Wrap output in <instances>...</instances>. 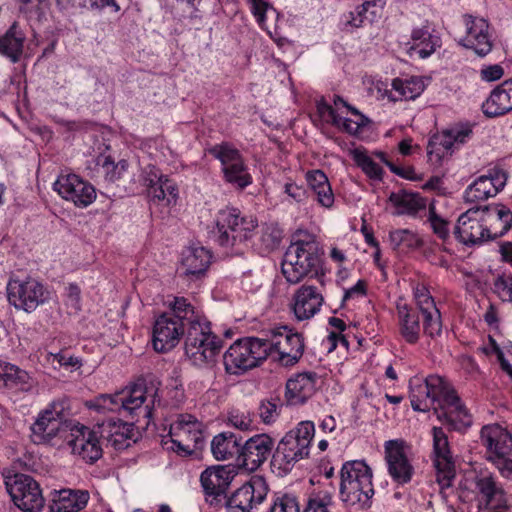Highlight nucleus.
<instances>
[{
	"instance_id": "f257e3e1",
	"label": "nucleus",
	"mask_w": 512,
	"mask_h": 512,
	"mask_svg": "<svg viewBox=\"0 0 512 512\" xmlns=\"http://www.w3.org/2000/svg\"><path fill=\"white\" fill-rule=\"evenodd\" d=\"M409 397L413 410L426 412L440 410L438 418H445L455 429L471 425V417L448 381L439 375L412 377Z\"/></svg>"
},
{
	"instance_id": "f03ea898",
	"label": "nucleus",
	"mask_w": 512,
	"mask_h": 512,
	"mask_svg": "<svg viewBox=\"0 0 512 512\" xmlns=\"http://www.w3.org/2000/svg\"><path fill=\"white\" fill-rule=\"evenodd\" d=\"M281 269L290 284H298L305 278L322 274L323 260L316 236L306 231H297L285 251Z\"/></svg>"
},
{
	"instance_id": "7ed1b4c3",
	"label": "nucleus",
	"mask_w": 512,
	"mask_h": 512,
	"mask_svg": "<svg viewBox=\"0 0 512 512\" xmlns=\"http://www.w3.org/2000/svg\"><path fill=\"white\" fill-rule=\"evenodd\" d=\"M340 474L341 501L348 507H369L374 495L371 468L362 460L347 461Z\"/></svg>"
},
{
	"instance_id": "20e7f679",
	"label": "nucleus",
	"mask_w": 512,
	"mask_h": 512,
	"mask_svg": "<svg viewBox=\"0 0 512 512\" xmlns=\"http://www.w3.org/2000/svg\"><path fill=\"white\" fill-rule=\"evenodd\" d=\"M258 227V220L243 214L238 208L226 207L215 216L214 237L225 248H233L249 241Z\"/></svg>"
},
{
	"instance_id": "39448f33",
	"label": "nucleus",
	"mask_w": 512,
	"mask_h": 512,
	"mask_svg": "<svg viewBox=\"0 0 512 512\" xmlns=\"http://www.w3.org/2000/svg\"><path fill=\"white\" fill-rule=\"evenodd\" d=\"M314 435L315 425L312 421L298 423L278 443L273 465L284 473L290 471L298 461L309 456Z\"/></svg>"
},
{
	"instance_id": "423d86ee",
	"label": "nucleus",
	"mask_w": 512,
	"mask_h": 512,
	"mask_svg": "<svg viewBox=\"0 0 512 512\" xmlns=\"http://www.w3.org/2000/svg\"><path fill=\"white\" fill-rule=\"evenodd\" d=\"M203 424L190 414H182L170 425L169 433L162 439L163 446L179 455H191L204 440Z\"/></svg>"
},
{
	"instance_id": "0eeeda50",
	"label": "nucleus",
	"mask_w": 512,
	"mask_h": 512,
	"mask_svg": "<svg viewBox=\"0 0 512 512\" xmlns=\"http://www.w3.org/2000/svg\"><path fill=\"white\" fill-rule=\"evenodd\" d=\"M221 344V339L212 332L208 320L187 328L185 333V353L196 366L214 362Z\"/></svg>"
},
{
	"instance_id": "6e6552de",
	"label": "nucleus",
	"mask_w": 512,
	"mask_h": 512,
	"mask_svg": "<svg viewBox=\"0 0 512 512\" xmlns=\"http://www.w3.org/2000/svg\"><path fill=\"white\" fill-rule=\"evenodd\" d=\"M267 358L262 338L247 337L235 341L224 353L223 363L227 373L239 375L252 369Z\"/></svg>"
},
{
	"instance_id": "1a4fd4ad",
	"label": "nucleus",
	"mask_w": 512,
	"mask_h": 512,
	"mask_svg": "<svg viewBox=\"0 0 512 512\" xmlns=\"http://www.w3.org/2000/svg\"><path fill=\"white\" fill-rule=\"evenodd\" d=\"M4 483L13 503L23 512H41L44 497L39 484L29 475L4 470Z\"/></svg>"
},
{
	"instance_id": "9d476101",
	"label": "nucleus",
	"mask_w": 512,
	"mask_h": 512,
	"mask_svg": "<svg viewBox=\"0 0 512 512\" xmlns=\"http://www.w3.org/2000/svg\"><path fill=\"white\" fill-rule=\"evenodd\" d=\"M133 181L147 188L151 202L167 207L176 204L178 199L177 185L163 175L154 164L146 162L145 165L139 166V173L134 175Z\"/></svg>"
},
{
	"instance_id": "9b49d317",
	"label": "nucleus",
	"mask_w": 512,
	"mask_h": 512,
	"mask_svg": "<svg viewBox=\"0 0 512 512\" xmlns=\"http://www.w3.org/2000/svg\"><path fill=\"white\" fill-rule=\"evenodd\" d=\"M264 340L267 357L271 356L282 365H294L302 357L304 343L299 333L292 332L287 327L272 331Z\"/></svg>"
},
{
	"instance_id": "f8f14e48",
	"label": "nucleus",
	"mask_w": 512,
	"mask_h": 512,
	"mask_svg": "<svg viewBox=\"0 0 512 512\" xmlns=\"http://www.w3.org/2000/svg\"><path fill=\"white\" fill-rule=\"evenodd\" d=\"M53 190L65 201L77 208H87L97 198L95 187L78 174L64 170L61 171L53 183Z\"/></svg>"
},
{
	"instance_id": "ddd939ff",
	"label": "nucleus",
	"mask_w": 512,
	"mask_h": 512,
	"mask_svg": "<svg viewBox=\"0 0 512 512\" xmlns=\"http://www.w3.org/2000/svg\"><path fill=\"white\" fill-rule=\"evenodd\" d=\"M7 297L16 309L31 313L49 299V292L34 278L11 279L7 284Z\"/></svg>"
},
{
	"instance_id": "4468645a",
	"label": "nucleus",
	"mask_w": 512,
	"mask_h": 512,
	"mask_svg": "<svg viewBox=\"0 0 512 512\" xmlns=\"http://www.w3.org/2000/svg\"><path fill=\"white\" fill-rule=\"evenodd\" d=\"M66 402L54 400L42 409L31 425V439L35 444L51 442L65 428Z\"/></svg>"
},
{
	"instance_id": "2eb2a0df",
	"label": "nucleus",
	"mask_w": 512,
	"mask_h": 512,
	"mask_svg": "<svg viewBox=\"0 0 512 512\" xmlns=\"http://www.w3.org/2000/svg\"><path fill=\"white\" fill-rule=\"evenodd\" d=\"M387 471L394 482L399 485L411 481L414 468L409 459V445L401 439L388 440L384 443Z\"/></svg>"
},
{
	"instance_id": "dca6fc26",
	"label": "nucleus",
	"mask_w": 512,
	"mask_h": 512,
	"mask_svg": "<svg viewBox=\"0 0 512 512\" xmlns=\"http://www.w3.org/2000/svg\"><path fill=\"white\" fill-rule=\"evenodd\" d=\"M100 437H102L100 431L76 423L70 427L68 444L74 455L87 463H94L103 454Z\"/></svg>"
},
{
	"instance_id": "f3484780",
	"label": "nucleus",
	"mask_w": 512,
	"mask_h": 512,
	"mask_svg": "<svg viewBox=\"0 0 512 512\" xmlns=\"http://www.w3.org/2000/svg\"><path fill=\"white\" fill-rule=\"evenodd\" d=\"M347 110L351 113L349 118L337 114L333 107L325 101H320L317 104V111L320 117L340 130L359 138H362L365 133L371 131L372 121L367 116L363 115L353 106H347Z\"/></svg>"
},
{
	"instance_id": "a211bd4d",
	"label": "nucleus",
	"mask_w": 512,
	"mask_h": 512,
	"mask_svg": "<svg viewBox=\"0 0 512 512\" xmlns=\"http://www.w3.org/2000/svg\"><path fill=\"white\" fill-rule=\"evenodd\" d=\"M471 135L472 127L469 124H458L436 133L428 142V155L435 156L438 160L451 156Z\"/></svg>"
},
{
	"instance_id": "6ab92c4d",
	"label": "nucleus",
	"mask_w": 512,
	"mask_h": 512,
	"mask_svg": "<svg viewBox=\"0 0 512 512\" xmlns=\"http://www.w3.org/2000/svg\"><path fill=\"white\" fill-rule=\"evenodd\" d=\"M507 178V173L503 169L494 166L466 188L465 201L476 203L496 196L505 187Z\"/></svg>"
},
{
	"instance_id": "aec40b11",
	"label": "nucleus",
	"mask_w": 512,
	"mask_h": 512,
	"mask_svg": "<svg viewBox=\"0 0 512 512\" xmlns=\"http://www.w3.org/2000/svg\"><path fill=\"white\" fill-rule=\"evenodd\" d=\"M433 461L437 471V482L448 488L454 479V465L447 434L440 427L432 428Z\"/></svg>"
},
{
	"instance_id": "412c9836",
	"label": "nucleus",
	"mask_w": 512,
	"mask_h": 512,
	"mask_svg": "<svg viewBox=\"0 0 512 512\" xmlns=\"http://www.w3.org/2000/svg\"><path fill=\"white\" fill-rule=\"evenodd\" d=\"M476 499L479 508L502 509L507 507V495L501 482L492 473H481L475 479Z\"/></svg>"
},
{
	"instance_id": "4be33fe9",
	"label": "nucleus",
	"mask_w": 512,
	"mask_h": 512,
	"mask_svg": "<svg viewBox=\"0 0 512 512\" xmlns=\"http://www.w3.org/2000/svg\"><path fill=\"white\" fill-rule=\"evenodd\" d=\"M186 329L183 323L175 319L172 314L163 313L154 322L152 343L157 352H167L174 348L184 335Z\"/></svg>"
},
{
	"instance_id": "5701e85b",
	"label": "nucleus",
	"mask_w": 512,
	"mask_h": 512,
	"mask_svg": "<svg viewBox=\"0 0 512 512\" xmlns=\"http://www.w3.org/2000/svg\"><path fill=\"white\" fill-rule=\"evenodd\" d=\"M464 24L466 35L459 41V44L473 50L480 57L486 56L493 47L488 22L483 18L464 15Z\"/></svg>"
},
{
	"instance_id": "b1692460",
	"label": "nucleus",
	"mask_w": 512,
	"mask_h": 512,
	"mask_svg": "<svg viewBox=\"0 0 512 512\" xmlns=\"http://www.w3.org/2000/svg\"><path fill=\"white\" fill-rule=\"evenodd\" d=\"M268 486L263 477L255 475L238 488L230 497L229 505L242 512H251L260 505L267 496Z\"/></svg>"
},
{
	"instance_id": "393cba45",
	"label": "nucleus",
	"mask_w": 512,
	"mask_h": 512,
	"mask_svg": "<svg viewBox=\"0 0 512 512\" xmlns=\"http://www.w3.org/2000/svg\"><path fill=\"white\" fill-rule=\"evenodd\" d=\"M454 235L464 245L473 246L487 240L481 208L468 209L455 225Z\"/></svg>"
},
{
	"instance_id": "a878e982",
	"label": "nucleus",
	"mask_w": 512,
	"mask_h": 512,
	"mask_svg": "<svg viewBox=\"0 0 512 512\" xmlns=\"http://www.w3.org/2000/svg\"><path fill=\"white\" fill-rule=\"evenodd\" d=\"M415 302L423 315L424 333L430 338L439 336L442 331L441 314L428 288L417 284L413 288Z\"/></svg>"
},
{
	"instance_id": "bb28decb",
	"label": "nucleus",
	"mask_w": 512,
	"mask_h": 512,
	"mask_svg": "<svg viewBox=\"0 0 512 512\" xmlns=\"http://www.w3.org/2000/svg\"><path fill=\"white\" fill-rule=\"evenodd\" d=\"M481 439L487 449V458L493 463L499 462L512 452V434L499 424L484 426Z\"/></svg>"
},
{
	"instance_id": "cd10ccee",
	"label": "nucleus",
	"mask_w": 512,
	"mask_h": 512,
	"mask_svg": "<svg viewBox=\"0 0 512 512\" xmlns=\"http://www.w3.org/2000/svg\"><path fill=\"white\" fill-rule=\"evenodd\" d=\"M212 252L204 246L191 245L181 254L179 271L191 280L203 277L212 263Z\"/></svg>"
},
{
	"instance_id": "c85d7f7f",
	"label": "nucleus",
	"mask_w": 512,
	"mask_h": 512,
	"mask_svg": "<svg viewBox=\"0 0 512 512\" xmlns=\"http://www.w3.org/2000/svg\"><path fill=\"white\" fill-rule=\"evenodd\" d=\"M324 303L322 293L313 285L300 286L292 298V310L299 321L309 320L318 314Z\"/></svg>"
},
{
	"instance_id": "c756f323",
	"label": "nucleus",
	"mask_w": 512,
	"mask_h": 512,
	"mask_svg": "<svg viewBox=\"0 0 512 512\" xmlns=\"http://www.w3.org/2000/svg\"><path fill=\"white\" fill-rule=\"evenodd\" d=\"M273 444L272 438L267 434H257L249 438L242 448V466L250 472L257 470L267 460Z\"/></svg>"
},
{
	"instance_id": "7c9ffc66",
	"label": "nucleus",
	"mask_w": 512,
	"mask_h": 512,
	"mask_svg": "<svg viewBox=\"0 0 512 512\" xmlns=\"http://www.w3.org/2000/svg\"><path fill=\"white\" fill-rule=\"evenodd\" d=\"M235 475L234 467L216 465L201 473L200 482L206 495L218 497L226 492Z\"/></svg>"
},
{
	"instance_id": "2f4dec72",
	"label": "nucleus",
	"mask_w": 512,
	"mask_h": 512,
	"mask_svg": "<svg viewBox=\"0 0 512 512\" xmlns=\"http://www.w3.org/2000/svg\"><path fill=\"white\" fill-rule=\"evenodd\" d=\"M487 240L503 236L512 226V212L504 205L481 208Z\"/></svg>"
},
{
	"instance_id": "473e14b6",
	"label": "nucleus",
	"mask_w": 512,
	"mask_h": 512,
	"mask_svg": "<svg viewBox=\"0 0 512 512\" xmlns=\"http://www.w3.org/2000/svg\"><path fill=\"white\" fill-rule=\"evenodd\" d=\"M318 376L315 372H302L291 377L286 383V400L290 405L306 402L316 391Z\"/></svg>"
},
{
	"instance_id": "72a5a7b5",
	"label": "nucleus",
	"mask_w": 512,
	"mask_h": 512,
	"mask_svg": "<svg viewBox=\"0 0 512 512\" xmlns=\"http://www.w3.org/2000/svg\"><path fill=\"white\" fill-rule=\"evenodd\" d=\"M482 111L488 118L503 116L512 111V79L497 86L482 104Z\"/></svg>"
},
{
	"instance_id": "f704fd0d",
	"label": "nucleus",
	"mask_w": 512,
	"mask_h": 512,
	"mask_svg": "<svg viewBox=\"0 0 512 512\" xmlns=\"http://www.w3.org/2000/svg\"><path fill=\"white\" fill-rule=\"evenodd\" d=\"M120 410L130 416H137L143 413V416L150 419L152 417V406L147 400V391L142 386H133L119 392Z\"/></svg>"
},
{
	"instance_id": "c9c22d12",
	"label": "nucleus",
	"mask_w": 512,
	"mask_h": 512,
	"mask_svg": "<svg viewBox=\"0 0 512 512\" xmlns=\"http://www.w3.org/2000/svg\"><path fill=\"white\" fill-rule=\"evenodd\" d=\"M89 499L90 495L87 490L62 489L55 491L50 511L79 512L87 506Z\"/></svg>"
},
{
	"instance_id": "e433bc0d",
	"label": "nucleus",
	"mask_w": 512,
	"mask_h": 512,
	"mask_svg": "<svg viewBox=\"0 0 512 512\" xmlns=\"http://www.w3.org/2000/svg\"><path fill=\"white\" fill-rule=\"evenodd\" d=\"M169 307L173 312L172 316L180 323H183V327L186 330L191 326H195L208 320L202 309L193 305L185 297H174L173 300L169 303Z\"/></svg>"
},
{
	"instance_id": "4c0bfd02",
	"label": "nucleus",
	"mask_w": 512,
	"mask_h": 512,
	"mask_svg": "<svg viewBox=\"0 0 512 512\" xmlns=\"http://www.w3.org/2000/svg\"><path fill=\"white\" fill-rule=\"evenodd\" d=\"M389 203L396 215H415L426 208L427 202L419 193L397 191L389 196Z\"/></svg>"
},
{
	"instance_id": "58836bf2",
	"label": "nucleus",
	"mask_w": 512,
	"mask_h": 512,
	"mask_svg": "<svg viewBox=\"0 0 512 512\" xmlns=\"http://www.w3.org/2000/svg\"><path fill=\"white\" fill-rule=\"evenodd\" d=\"M25 40V33L19 24L14 22L0 37V54L8 57L13 63L18 62L23 53Z\"/></svg>"
},
{
	"instance_id": "ea45409f",
	"label": "nucleus",
	"mask_w": 512,
	"mask_h": 512,
	"mask_svg": "<svg viewBox=\"0 0 512 512\" xmlns=\"http://www.w3.org/2000/svg\"><path fill=\"white\" fill-rule=\"evenodd\" d=\"M101 436L106 438L116 449L127 446L126 441L132 436L133 426L121 420H109L98 426Z\"/></svg>"
},
{
	"instance_id": "a19ab883",
	"label": "nucleus",
	"mask_w": 512,
	"mask_h": 512,
	"mask_svg": "<svg viewBox=\"0 0 512 512\" xmlns=\"http://www.w3.org/2000/svg\"><path fill=\"white\" fill-rule=\"evenodd\" d=\"M241 448V438L233 433H220L211 442V452L219 461L227 460L237 455Z\"/></svg>"
},
{
	"instance_id": "79ce46f5",
	"label": "nucleus",
	"mask_w": 512,
	"mask_h": 512,
	"mask_svg": "<svg viewBox=\"0 0 512 512\" xmlns=\"http://www.w3.org/2000/svg\"><path fill=\"white\" fill-rule=\"evenodd\" d=\"M306 180L316 194L318 203L325 208H331L334 204V194L327 176L321 170H314L307 172Z\"/></svg>"
},
{
	"instance_id": "37998d69",
	"label": "nucleus",
	"mask_w": 512,
	"mask_h": 512,
	"mask_svg": "<svg viewBox=\"0 0 512 512\" xmlns=\"http://www.w3.org/2000/svg\"><path fill=\"white\" fill-rule=\"evenodd\" d=\"M1 380L2 385L22 392H30L36 387L35 379L25 370L10 363Z\"/></svg>"
},
{
	"instance_id": "c03bdc74",
	"label": "nucleus",
	"mask_w": 512,
	"mask_h": 512,
	"mask_svg": "<svg viewBox=\"0 0 512 512\" xmlns=\"http://www.w3.org/2000/svg\"><path fill=\"white\" fill-rule=\"evenodd\" d=\"M400 333L403 339L415 344L420 337V322L417 314L406 305L398 306Z\"/></svg>"
},
{
	"instance_id": "a18cd8bd",
	"label": "nucleus",
	"mask_w": 512,
	"mask_h": 512,
	"mask_svg": "<svg viewBox=\"0 0 512 512\" xmlns=\"http://www.w3.org/2000/svg\"><path fill=\"white\" fill-rule=\"evenodd\" d=\"M221 163L224 178L229 184L236 188L243 189L252 183V175L249 168L244 165V162Z\"/></svg>"
},
{
	"instance_id": "49530a36",
	"label": "nucleus",
	"mask_w": 512,
	"mask_h": 512,
	"mask_svg": "<svg viewBox=\"0 0 512 512\" xmlns=\"http://www.w3.org/2000/svg\"><path fill=\"white\" fill-rule=\"evenodd\" d=\"M411 39L414 44L411 46L410 50L417 53L422 59L434 53L438 45V38L433 36L426 26L413 29Z\"/></svg>"
},
{
	"instance_id": "de8ad7c7",
	"label": "nucleus",
	"mask_w": 512,
	"mask_h": 512,
	"mask_svg": "<svg viewBox=\"0 0 512 512\" xmlns=\"http://www.w3.org/2000/svg\"><path fill=\"white\" fill-rule=\"evenodd\" d=\"M283 230L276 223H265L261 226L259 244L263 253L275 250L281 243Z\"/></svg>"
},
{
	"instance_id": "09e8293b",
	"label": "nucleus",
	"mask_w": 512,
	"mask_h": 512,
	"mask_svg": "<svg viewBox=\"0 0 512 512\" xmlns=\"http://www.w3.org/2000/svg\"><path fill=\"white\" fill-rule=\"evenodd\" d=\"M391 245L395 248L417 249L422 241L418 234L410 229H396L389 234Z\"/></svg>"
},
{
	"instance_id": "8fccbe9b",
	"label": "nucleus",
	"mask_w": 512,
	"mask_h": 512,
	"mask_svg": "<svg viewBox=\"0 0 512 512\" xmlns=\"http://www.w3.org/2000/svg\"><path fill=\"white\" fill-rule=\"evenodd\" d=\"M120 395L119 392L115 394H102L91 401L90 407L98 412H121L120 410Z\"/></svg>"
},
{
	"instance_id": "3c124183",
	"label": "nucleus",
	"mask_w": 512,
	"mask_h": 512,
	"mask_svg": "<svg viewBox=\"0 0 512 512\" xmlns=\"http://www.w3.org/2000/svg\"><path fill=\"white\" fill-rule=\"evenodd\" d=\"M392 86L396 92L399 93L400 98H404L406 100L414 99L423 90L422 83L416 80H401L394 79Z\"/></svg>"
},
{
	"instance_id": "603ef678",
	"label": "nucleus",
	"mask_w": 512,
	"mask_h": 512,
	"mask_svg": "<svg viewBox=\"0 0 512 512\" xmlns=\"http://www.w3.org/2000/svg\"><path fill=\"white\" fill-rule=\"evenodd\" d=\"M57 3L63 8H104L112 6L116 12L120 10L115 0H57Z\"/></svg>"
},
{
	"instance_id": "864d4df0",
	"label": "nucleus",
	"mask_w": 512,
	"mask_h": 512,
	"mask_svg": "<svg viewBox=\"0 0 512 512\" xmlns=\"http://www.w3.org/2000/svg\"><path fill=\"white\" fill-rule=\"evenodd\" d=\"M332 496L328 492H319L308 498L303 512H330Z\"/></svg>"
},
{
	"instance_id": "5fc2aeb1",
	"label": "nucleus",
	"mask_w": 512,
	"mask_h": 512,
	"mask_svg": "<svg viewBox=\"0 0 512 512\" xmlns=\"http://www.w3.org/2000/svg\"><path fill=\"white\" fill-rule=\"evenodd\" d=\"M427 221L434 234L437 235L440 239L444 240L449 236V223L436 213L434 205L429 206Z\"/></svg>"
},
{
	"instance_id": "6e6d98bb",
	"label": "nucleus",
	"mask_w": 512,
	"mask_h": 512,
	"mask_svg": "<svg viewBox=\"0 0 512 512\" xmlns=\"http://www.w3.org/2000/svg\"><path fill=\"white\" fill-rule=\"evenodd\" d=\"M270 512H300L299 502L291 494L277 495L271 504Z\"/></svg>"
},
{
	"instance_id": "4d7b16f0",
	"label": "nucleus",
	"mask_w": 512,
	"mask_h": 512,
	"mask_svg": "<svg viewBox=\"0 0 512 512\" xmlns=\"http://www.w3.org/2000/svg\"><path fill=\"white\" fill-rule=\"evenodd\" d=\"M389 169L396 175L411 181L423 178V173L417 171L409 162H385Z\"/></svg>"
},
{
	"instance_id": "13d9d810",
	"label": "nucleus",
	"mask_w": 512,
	"mask_h": 512,
	"mask_svg": "<svg viewBox=\"0 0 512 512\" xmlns=\"http://www.w3.org/2000/svg\"><path fill=\"white\" fill-rule=\"evenodd\" d=\"M329 325L336 330L330 332L329 335L327 336V342L331 344V346L329 347V351L335 349L339 343L345 347H348V341L341 334L346 328L345 322L340 318L331 317L329 319Z\"/></svg>"
},
{
	"instance_id": "bf43d9fd",
	"label": "nucleus",
	"mask_w": 512,
	"mask_h": 512,
	"mask_svg": "<svg viewBox=\"0 0 512 512\" xmlns=\"http://www.w3.org/2000/svg\"><path fill=\"white\" fill-rule=\"evenodd\" d=\"M258 414L265 424L274 423L280 414V406L276 400H264L260 403Z\"/></svg>"
},
{
	"instance_id": "052dcab7",
	"label": "nucleus",
	"mask_w": 512,
	"mask_h": 512,
	"mask_svg": "<svg viewBox=\"0 0 512 512\" xmlns=\"http://www.w3.org/2000/svg\"><path fill=\"white\" fill-rule=\"evenodd\" d=\"M374 7H376V4L373 1H366L356 6L357 18H354V12H349L348 15H345V24L354 28L362 26L364 20L367 19L368 11Z\"/></svg>"
},
{
	"instance_id": "680f3d73",
	"label": "nucleus",
	"mask_w": 512,
	"mask_h": 512,
	"mask_svg": "<svg viewBox=\"0 0 512 512\" xmlns=\"http://www.w3.org/2000/svg\"><path fill=\"white\" fill-rule=\"evenodd\" d=\"M209 153L218 160H238L241 157L238 149L226 142L215 145Z\"/></svg>"
},
{
	"instance_id": "e2e57ef3",
	"label": "nucleus",
	"mask_w": 512,
	"mask_h": 512,
	"mask_svg": "<svg viewBox=\"0 0 512 512\" xmlns=\"http://www.w3.org/2000/svg\"><path fill=\"white\" fill-rule=\"evenodd\" d=\"M128 164V162H102L101 170L107 180L116 181L127 171Z\"/></svg>"
},
{
	"instance_id": "0e129e2a",
	"label": "nucleus",
	"mask_w": 512,
	"mask_h": 512,
	"mask_svg": "<svg viewBox=\"0 0 512 512\" xmlns=\"http://www.w3.org/2000/svg\"><path fill=\"white\" fill-rule=\"evenodd\" d=\"M495 292L503 301L512 303V275L502 274L497 277L494 283Z\"/></svg>"
},
{
	"instance_id": "69168bd1",
	"label": "nucleus",
	"mask_w": 512,
	"mask_h": 512,
	"mask_svg": "<svg viewBox=\"0 0 512 512\" xmlns=\"http://www.w3.org/2000/svg\"><path fill=\"white\" fill-rule=\"evenodd\" d=\"M367 282L359 279L355 285L344 290L343 301L359 300L366 296Z\"/></svg>"
},
{
	"instance_id": "338daca9",
	"label": "nucleus",
	"mask_w": 512,
	"mask_h": 512,
	"mask_svg": "<svg viewBox=\"0 0 512 512\" xmlns=\"http://www.w3.org/2000/svg\"><path fill=\"white\" fill-rule=\"evenodd\" d=\"M228 421L230 425L242 431L249 430L252 426V420L249 415L237 410L229 413Z\"/></svg>"
},
{
	"instance_id": "774afa93",
	"label": "nucleus",
	"mask_w": 512,
	"mask_h": 512,
	"mask_svg": "<svg viewBox=\"0 0 512 512\" xmlns=\"http://www.w3.org/2000/svg\"><path fill=\"white\" fill-rule=\"evenodd\" d=\"M66 304L75 311L81 309V289L75 283H70L66 287Z\"/></svg>"
}]
</instances>
